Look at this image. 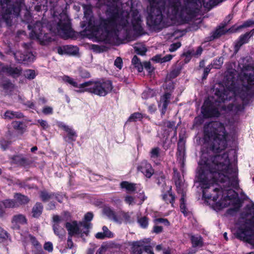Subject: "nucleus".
<instances>
[{
  "label": "nucleus",
  "mask_w": 254,
  "mask_h": 254,
  "mask_svg": "<svg viewBox=\"0 0 254 254\" xmlns=\"http://www.w3.org/2000/svg\"><path fill=\"white\" fill-rule=\"evenodd\" d=\"M7 237V234L0 227V241H2Z\"/></svg>",
  "instance_id": "nucleus-49"
},
{
  "label": "nucleus",
  "mask_w": 254,
  "mask_h": 254,
  "mask_svg": "<svg viewBox=\"0 0 254 254\" xmlns=\"http://www.w3.org/2000/svg\"><path fill=\"white\" fill-rule=\"evenodd\" d=\"M171 188L170 186L167 188V192L162 195L163 199L167 202H170L172 203L173 205L174 201V196L172 194L171 192Z\"/></svg>",
  "instance_id": "nucleus-28"
},
{
  "label": "nucleus",
  "mask_w": 254,
  "mask_h": 254,
  "mask_svg": "<svg viewBox=\"0 0 254 254\" xmlns=\"http://www.w3.org/2000/svg\"><path fill=\"white\" fill-rule=\"evenodd\" d=\"M91 49L93 50V51L96 53H100L103 51L102 48L96 45H92L91 46Z\"/></svg>",
  "instance_id": "nucleus-55"
},
{
  "label": "nucleus",
  "mask_w": 254,
  "mask_h": 254,
  "mask_svg": "<svg viewBox=\"0 0 254 254\" xmlns=\"http://www.w3.org/2000/svg\"><path fill=\"white\" fill-rule=\"evenodd\" d=\"M171 98V94L169 93H165L161 98V100L159 103V107H162V113L164 114L166 110L167 105L169 102V100Z\"/></svg>",
  "instance_id": "nucleus-23"
},
{
  "label": "nucleus",
  "mask_w": 254,
  "mask_h": 254,
  "mask_svg": "<svg viewBox=\"0 0 254 254\" xmlns=\"http://www.w3.org/2000/svg\"><path fill=\"white\" fill-rule=\"evenodd\" d=\"M154 222L155 224L157 223H163L166 226H168L170 224L169 222L166 219L164 218H158L154 220Z\"/></svg>",
  "instance_id": "nucleus-51"
},
{
  "label": "nucleus",
  "mask_w": 254,
  "mask_h": 254,
  "mask_svg": "<svg viewBox=\"0 0 254 254\" xmlns=\"http://www.w3.org/2000/svg\"><path fill=\"white\" fill-rule=\"evenodd\" d=\"M28 28L31 30L30 36L31 39L38 40L41 44L45 45L49 41V37L47 34L42 33L43 25L41 22H37L35 25L32 28L29 25Z\"/></svg>",
  "instance_id": "nucleus-11"
},
{
  "label": "nucleus",
  "mask_w": 254,
  "mask_h": 254,
  "mask_svg": "<svg viewBox=\"0 0 254 254\" xmlns=\"http://www.w3.org/2000/svg\"><path fill=\"white\" fill-rule=\"evenodd\" d=\"M14 198L15 202H16L17 206H18V204L22 205L26 204L29 201V199L26 196L22 195L20 193H16L14 196Z\"/></svg>",
  "instance_id": "nucleus-26"
},
{
  "label": "nucleus",
  "mask_w": 254,
  "mask_h": 254,
  "mask_svg": "<svg viewBox=\"0 0 254 254\" xmlns=\"http://www.w3.org/2000/svg\"><path fill=\"white\" fill-rule=\"evenodd\" d=\"M26 219L24 215L22 214L15 215L12 219V226L15 229H19L21 225L26 224Z\"/></svg>",
  "instance_id": "nucleus-18"
},
{
  "label": "nucleus",
  "mask_w": 254,
  "mask_h": 254,
  "mask_svg": "<svg viewBox=\"0 0 254 254\" xmlns=\"http://www.w3.org/2000/svg\"><path fill=\"white\" fill-rule=\"evenodd\" d=\"M3 71L6 72L13 77H16L20 74L21 69L18 67H6L3 68Z\"/></svg>",
  "instance_id": "nucleus-27"
},
{
  "label": "nucleus",
  "mask_w": 254,
  "mask_h": 254,
  "mask_svg": "<svg viewBox=\"0 0 254 254\" xmlns=\"http://www.w3.org/2000/svg\"><path fill=\"white\" fill-rule=\"evenodd\" d=\"M59 127L65 130L66 132L69 129V128L71 127L68 126H67L64 123H59Z\"/></svg>",
  "instance_id": "nucleus-57"
},
{
  "label": "nucleus",
  "mask_w": 254,
  "mask_h": 254,
  "mask_svg": "<svg viewBox=\"0 0 254 254\" xmlns=\"http://www.w3.org/2000/svg\"><path fill=\"white\" fill-rule=\"evenodd\" d=\"M143 118L142 115L139 113L132 114L129 118L128 120L131 122H136Z\"/></svg>",
  "instance_id": "nucleus-38"
},
{
  "label": "nucleus",
  "mask_w": 254,
  "mask_h": 254,
  "mask_svg": "<svg viewBox=\"0 0 254 254\" xmlns=\"http://www.w3.org/2000/svg\"><path fill=\"white\" fill-rule=\"evenodd\" d=\"M130 214L128 212H120L117 214V217L119 219L121 220L120 222H117L119 223H121L123 221L129 222L130 220Z\"/></svg>",
  "instance_id": "nucleus-31"
},
{
  "label": "nucleus",
  "mask_w": 254,
  "mask_h": 254,
  "mask_svg": "<svg viewBox=\"0 0 254 254\" xmlns=\"http://www.w3.org/2000/svg\"><path fill=\"white\" fill-rule=\"evenodd\" d=\"M44 248L49 252H52L53 250V246L52 243L48 242L45 243Z\"/></svg>",
  "instance_id": "nucleus-47"
},
{
  "label": "nucleus",
  "mask_w": 254,
  "mask_h": 254,
  "mask_svg": "<svg viewBox=\"0 0 254 254\" xmlns=\"http://www.w3.org/2000/svg\"><path fill=\"white\" fill-rule=\"evenodd\" d=\"M164 124H165V126L167 127H169L170 128H173L175 126V123L173 121H172V122L167 121V122H166L164 123Z\"/></svg>",
  "instance_id": "nucleus-60"
},
{
  "label": "nucleus",
  "mask_w": 254,
  "mask_h": 254,
  "mask_svg": "<svg viewBox=\"0 0 254 254\" xmlns=\"http://www.w3.org/2000/svg\"><path fill=\"white\" fill-rule=\"evenodd\" d=\"M254 24V21L253 20H248L245 22L240 27H247L251 26L252 24Z\"/></svg>",
  "instance_id": "nucleus-61"
},
{
  "label": "nucleus",
  "mask_w": 254,
  "mask_h": 254,
  "mask_svg": "<svg viewBox=\"0 0 254 254\" xmlns=\"http://www.w3.org/2000/svg\"><path fill=\"white\" fill-rule=\"evenodd\" d=\"M235 233L238 238L254 246V206L242 214Z\"/></svg>",
  "instance_id": "nucleus-6"
},
{
  "label": "nucleus",
  "mask_w": 254,
  "mask_h": 254,
  "mask_svg": "<svg viewBox=\"0 0 254 254\" xmlns=\"http://www.w3.org/2000/svg\"><path fill=\"white\" fill-rule=\"evenodd\" d=\"M150 241V239H144L139 241L132 242L131 244V254H142L143 250H144L148 254H154L151 247L146 245Z\"/></svg>",
  "instance_id": "nucleus-12"
},
{
  "label": "nucleus",
  "mask_w": 254,
  "mask_h": 254,
  "mask_svg": "<svg viewBox=\"0 0 254 254\" xmlns=\"http://www.w3.org/2000/svg\"><path fill=\"white\" fill-rule=\"evenodd\" d=\"M143 66L149 73L153 71V68L151 67L150 63L145 62L143 63Z\"/></svg>",
  "instance_id": "nucleus-54"
},
{
  "label": "nucleus",
  "mask_w": 254,
  "mask_h": 254,
  "mask_svg": "<svg viewBox=\"0 0 254 254\" xmlns=\"http://www.w3.org/2000/svg\"><path fill=\"white\" fill-rule=\"evenodd\" d=\"M65 227L70 236L80 235L81 237H82L84 235L87 236L90 225L85 222L77 224L76 222L73 221L71 223H66Z\"/></svg>",
  "instance_id": "nucleus-10"
},
{
  "label": "nucleus",
  "mask_w": 254,
  "mask_h": 254,
  "mask_svg": "<svg viewBox=\"0 0 254 254\" xmlns=\"http://www.w3.org/2000/svg\"><path fill=\"white\" fill-rule=\"evenodd\" d=\"M198 165L197 181L202 189L205 200L214 210H220L237 201V194L231 189L215 188L212 193H208L210 187L217 182L225 183L226 186L237 187V169L235 164L230 163L227 153L216 155L209 159H206L203 154Z\"/></svg>",
  "instance_id": "nucleus-2"
},
{
  "label": "nucleus",
  "mask_w": 254,
  "mask_h": 254,
  "mask_svg": "<svg viewBox=\"0 0 254 254\" xmlns=\"http://www.w3.org/2000/svg\"><path fill=\"white\" fill-rule=\"evenodd\" d=\"M114 65L119 69H121L123 66L122 59L120 57L117 58L115 61Z\"/></svg>",
  "instance_id": "nucleus-45"
},
{
  "label": "nucleus",
  "mask_w": 254,
  "mask_h": 254,
  "mask_svg": "<svg viewBox=\"0 0 254 254\" xmlns=\"http://www.w3.org/2000/svg\"><path fill=\"white\" fill-rule=\"evenodd\" d=\"M62 80L64 83L69 84L74 88H78V89L76 90L77 92H78V91L79 89H84L83 87L82 86L83 83L78 84L74 79L67 75L63 76Z\"/></svg>",
  "instance_id": "nucleus-20"
},
{
  "label": "nucleus",
  "mask_w": 254,
  "mask_h": 254,
  "mask_svg": "<svg viewBox=\"0 0 254 254\" xmlns=\"http://www.w3.org/2000/svg\"><path fill=\"white\" fill-rule=\"evenodd\" d=\"M29 239L30 242L31 243V244L33 246H34L35 247H37L39 245V242L37 241V240L35 239V237H34L31 235H29Z\"/></svg>",
  "instance_id": "nucleus-53"
},
{
  "label": "nucleus",
  "mask_w": 254,
  "mask_h": 254,
  "mask_svg": "<svg viewBox=\"0 0 254 254\" xmlns=\"http://www.w3.org/2000/svg\"><path fill=\"white\" fill-rule=\"evenodd\" d=\"M223 64V59L222 58H219L214 62L213 66L215 68H219Z\"/></svg>",
  "instance_id": "nucleus-50"
},
{
  "label": "nucleus",
  "mask_w": 254,
  "mask_h": 254,
  "mask_svg": "<svg viewBox=\"0 0 254 254\" xmlns=\"http://www.w3.org/2000/svg\"><path fill=\"white\" fill-rule=\"evenodd\" d=\"M108 248V247L107 245L103 244L99 248L96 254H104L107 251ZM94 251L93 249H89L87 252V254H93Z\"/></svg>",
  "instance_id": "nucleus-35"
},
{
  "label": "nucleus",
  "mask_w": 254,
  "mask_h": 254,
  "mask_svg": "<svg viewBox=\"0 0 254 254\" xmlns=\"http://www.w3.org/2000/svg\"><path fill=\"white\" fill-rule=\"evenodd\" d=\"M22 117V114L19 112H14L10 111H6L4 115V118L5 119H12L14 118H20Z\"/></svg>",
  "instance_id": "nucleus-32"
},
{
  "label": "nucleus",
  "mask_w": 254,
  "mask_h": 254,
  "mask_svg": "<svg viewBox=\"0 0 254 254\" xmlns=\"http://www.w3.org/2000/svg\"><path fill=\"white\" fill-rule=\"evenodd\" d=\"M181 44L180 42H177L176 43H174L172 44L169 48V51L171 52H173L177 50L180 47Z\"/></svg>",
  "instance_id": "nucleus-48"
},
{
  "label": "nucleus",
  "mask_w": 254,
  "mask_h": 254,
  "mask_svg": "<svg viewBox=\"0 0 254 254\" xmlns=\"http://www.w3.org/2000/svg\"><path fill=\"white\" fill-rule=\"evenodd\" d=\"M147 23L154 30L176 24L191 4H210L213 0H147Z\"/></svg>",
  "instance_id": "nucleus-3"
},
{
  "label": "nucleus",
  "mask_w": 254,
  "mask_h": 254,
  "mask_svg": "<svg viewBox=\"0 0 254 254\" xmlns=\"http://www.w3.org/2000/svg\"><path fill=\"white\" fill-rule=\"evenodd\" d=\"M66 132L67 133L68 137L69 139L72 141L75 140L76 137V134L75 132L71 127H70L69 129L66 131Z\"/></svg>",
  "instance_id": "nucleus-43"
},
{
  "label": "nucleus",
  "mask_w": 254,
  "mask_h": 254,
  "mask_svg": "<svg viewBox=\"0 0 254 254\" xmlns=\"http://www.w3.org/2000/svg\"><path fill=\"white\" fill-rule=\"evenodd\" d=\"M84 89H79V92L88 91L96 95L104 96L110 92L113 88L110 81L101 82L100 81H88L83 83L82 85Z\"/></svg>",
  "instance_id": "nucleus-9"
},
{
  "label": "nucleus",
  "mask_w": 254,
  "mask_h": 254,
  "mask_svg": "<svg viewBox=\"0 0 254 254\" xmlns=\"http://www.w3.org/2000/svg\"><path fill=\"white\" fill-rule=\"evenodd\" d=\"M16 61L19 63L21 62H31L33 61L34 56L32 53H28L27 55H23L20 52H17L14 54Z\"/></svg>",
  "instance_id": "nucleus-17"
},
{
  "label": "nucleus",
  "mask_w": 254,
  "mask_h": 254,
  "mask_svg": "<svg viewBox=\"0 0 254 254\" xmlns=\"http://www.w3.org/2000/svg\"><path fill=\"white\" fill-rule=\"evenodd\" d=\"M103 213L108 216L110 219H113L115 222H120L121 220L117 217V214L116 215L111 208L108 206H105L103 208Z\"/></svg>",
  "instance_id": "nucleus-24"
},
{
  "label": "nucleus",
  "mask_w": 254,
  "mask_h": 254,
  "mask_svg": "<svg viewBox=\"0 0 254 254\" xmlns=\"http://www.w3.org/2000/svg\"><path fill=\"white\" fill-rule=\"evenodd\" d=\"M23 5V0L15 2L11 0H0V20H3L8 23L9 19L18 15Z\"/></svg>",
  "instance_id": "nucleus-8"
},
{
  "label": "nucleus",
  "mask_w": 254,
  "mask_h": 254,
  "mask_svg": "<svg viewBox=\"0 0 254 254\" xmlns=\"http://www.w3.org/2000/svg\"><path fill=\"white\" fill-rule=\"evenodd\" d=\"M150 157L154 163L157 164L159 163V161L161 160L160 149L158 147L152 148L150 151Z\"/></svg>",
  "instance_id": "nucleus-22"
},
{
  "label": "nucleus",
  "mask_w": 254,
  "mask_h": 254,
  "mask_svg": "<svg viewBox=\"0 0 254 254\" xmlns=\"http://www.w3.org/2000/svg\"><path fill=\"white\" fill-rule=\"evenodd\" d=\"M40 196L43 201H48L53 199L55 195L53 193H48L46 191H42Z\"/></svg>",
  "instance_id": "nucleus-36"
},
{
  "label": "nucleus",
  "mask_w": 254,
  "mask_h": 254,
  "mask_svg": "<svg viewBox=\"0 0 254 254\" xmlns=\"http://www.w3.org/2000/svg\"><path fill=\"white\" fill-rule=\"evenodd\" d=\"M65 221V220L62 217L58 215L53 217V227L54 233L61 239H63L65 234V232L63 228Z\"/></svg>",
  "instance_id": "nucleus-13"
},
{
  "label": "nucleus",
  "mask_w": 254,
  "mask_h": 254,
  "mask_svg": "<svg viewBox=\"0 0 254 254\" xmlns=\"http://www.w3.org/2000/svg\"><path fill=\"white\" fill-rule=\"evenodd\" d=\"M208 102L205 101L201 108V113L203 116L205 118L218 117L219 115V108L212 109L208 106Z\"/></svg>",
  "instance_id": "nucleus-15"
},
{
  "label": "nucleus",
  "mask_w": 254,
  "mask_h": 254,
  "mask_svg": "<svg viewBox=\"0 0 254 254\" xmlns=\"http://www.w3.org/2000/svg\"><path fill=\"white\" fill-rule=\"evenodd\" d=\"M57 51L60 55H68L75 56L78 53L79 49L77 46L65 45L59 47Z\"/></svg>",
  "instance_id": "nucleus-14"
},
{
  "label": "nucleus",
  "mask_w": 254,
  "mask_h": 254,
  "mask_svg": "<svg viewBox=\"0 0 254 254\" xmlns=\"http://www.w3.org/2000/svg\"><path fill=\"white\" fill-rule=\"evenodd\" d=\"M175 185L179 193L184 194V190L186 188V185L184 184L183 180L180 178L175 179Z\"/></svg>",
  "instance_id": "nucleus-30"
},
{
  "label": "nucleus",
  "mask_w": 254,
  "mask_h": 254,
  "mask_svg": "<svg viewBox=\"0 0 254 254\" xmlns=\"http://www.w3.org/2000/svg\"><path fill=\"white\" fill-rule=\"evenodd\" d=\"M134 67L137 68L138 72H141L143 70V64L140 62L136 64H135Z\"/></svg>",
  "instance_id": "nucleus-63"
},
{
  "label": "nucleus",
  "mask_w": 254,
  "mask_h": 254,
  "mask_svg": "<svg viewBox=\"0 0 254 254\" xmlns=\"http://www.w3.org/2000/svg\"><path fill=\"white\" fill-rule=\"evenodd\" d=\"M173 58V56L171 55H168L163 58H162L161 63H165L170 61Z\"/></svg>",
  "instance_id": "nucleus-62"
},
{
  "label": "nucleus",
  "mask_w": 254,
  "mask_h": 254,
  "mask_svg": "<svg viewBox=\"0 0 254 254\" xmlns=\"http://www.w3.org/2000/svg\"><path fill=\"white\" fill-rule=\"evenodd\" d=\"M62 3L63 1H59L53 8L54 22L51 30L61 37L67 38L70 33V24L68 16L64 10L65 7L62 6Z\"/></svg>",
  "instance_id": "nucleus-7"
},
{
  "label": "nucleus",
  "mask_w": 254,
  "mask_h": 254,
  "mask_svg": "<svg viewBox=\"0 0 254 254\" xmlns=\"http://www.w3.org/2000/svg\"><path fill=\"white\" fill-rule=\"evenodd\" d=\"M98 6L105 10L106 18L93 16L91 5H83L84 20L82 26L85 27L88 38L93 41H104L118 45L121 37L133 29L140 31L142 21L137 9L132 0H98Z\"/></svg>",
  "instance_id": "nucleus-1"
},
{
  "label": "nucleus",
  "mask_w": 254,
  "mask_h": 254,
  "mask_svg": "<svg viewBox=\"0 0 254 254\" xmlns=\"http://www.w3.org/2000/svg\"><path fill=\"white\" fill-rule=\"evenodd\" d=\"M242 90L227 88L223 91L218 89L216 91L215 95L217 96L216 101L220 103L226 100L230 99L233 96H240L244 98L249 94V90L254 85V67L248 66L243 70Z\"/></svg>",
  "instance_id": "nucleus-4"
},
{
  "label": "nucleus",
  "mask_w": 254,
  "mask_h": 254,
  "mask_svg": "<svg viewBox=\"0 0 254 254\" xmlns=\"http://www.w3.org/2000/svg\"><path fill=\"white\" fill-rule=\"evenodd\" d=\"M24 76L28 79H33L35 76V71L33 70H27L24 72Z\"/></svg>",
  "instance_id": "nucleus-44"
},
{
  "label": "nucleus",
  "mask_w": 254,
  "mask_h": 254,
  "mask_svg": "<svg viewBox=\"0 0 254 254\" xmlns=\"http://www.w3.org/2000/svg\"><path fill=\"white\" fill-rule=\"evenodd\" d=\"M43 206L40 203H37L32 209V215L34 217H39L42 213Z\"/></svg>",
  "instance_id": "nucleus-33"
},
{
  "label": "nucleus",
  "mask_w": 254,
  "mask_h": 254,
  "mask_svg": "<svg viewBox=\"0 0 254 254\" xmlns=\"http://www.w3.org/2000/svg\"><path fill=\"white\" fill-rule=\"evenodd\" d=\"M162 231V227L161 226L155 225L153 228V232L155 233H161Z\"/></svg>",
  "instance_id": "nucleus-64"
},
{
  "label": "nucleus",
  "mask_w": 254,
  "mask_h": 254,
  "mask_svg": "<svg viewBox=\"0 0 254 254\" xmlns=\"http://www.w3.org/2000/svg\"><path fill=\"white\" fill-rule=\"evenodd\" d=\"M17 206L16 202L12 199H6L0 201V216H2L4 213L5 208H11Z\"/></svg>",
  "instance_id": "nucleus-19"
},
{
  "label": "nucleus",
  "mask_w": 254,
  "mask_h": 254,
  "mask_svg": "<svg viewBox=\"0 0 254 254\" xmlns=\"http://www.w3.org/2000/svg\"><path fill=\"white\" fill-rule=\"evenodd\" d=\"M138 222L140 226L143 228H146L148 224V220L145 217H143L139 219L138 220Z\"/></svg>",
  "instance_id": "nucleus-42"
},
{
  "label": "nucleus",
  "mask_w": 254,
  "mask_h": 254,
  "mask_svg": "<svg viewBox=\"0 0 254 254\" xmlns=\"http://www.w3.org/2000/svg\"><path fill=\"white\" fill-rule=\"evenodd\" d=\"M134 49L137 54L143 55L146 52V49L144 45L137 44L134 47Z\"/></svg>",
  "instance_id": "nucleus-37"
},
{
  "label": "nucleus",
  "mask_w": 254,
  "mask_h": 254,
  "mask_svg": "<svg viewBox=\"0 0 254 254\" xmlns=\"http://www.w3.org/2000/svg\"><path fill=\"white\" fill-rule=\"evenodd\" d=\"M102 230L104 233V236L106 238H111L114 237V234L110 231L106 226H103Z\"/></svg>",
  "instance_id": "nucleus-39"
},
{
  "label": "nucleus",
  "mask_w": 254,
  "mask_h": 254,
  "mask_svg": "<svg viewBox=\"0 0 254 254\" xmlns=\"http://www.w3.org/2000/svg\"><path fill=\"white\" fill-rule=\"evenodd\" d=\"M125 202L129 205H132L135 203L134 198L130 195H127L125 198Z\"/></svg>",
  "instance_id": "nucleus-46"
},
{
  "label": "nucleus",
  "mask_w": 254,
  "mask_h": 254,
  "mask_svg": "<svg viewBox=\"0 0 254 254\" xmlns=\"http://www.w3.org/2000/svg\"><path fill=\"white\" fill-rule=\"evenodd\" d=\"M0 85L3 87L4 89L9 90L13 88V84L8 81H2L0 82Z\"/></svg>",
  "instance_id": "nucleus-40"
},
{
  "label": "nucleus",
  "mask_w": 254,
  "mask_h": 254,
  "mask_svg": "<svg viewBox=\"0 0 254 254\" xmlns=\"http://www.w3.org/2000/svg\"><path fill=\"white\" fill-rule=\"evenodd\" d=\"M43 112L45 114H51L53 112V109L50 107H45L43 109Z\"/></svg>",
  "instance_id": "nucleus-56"
},
{
  "label": "nucleus",
  "mask_w": 254,
  "mask_h": 254,
  "mask_svg": "<svg viewBox=\"0 0 254 254\" xmlns=\"http://www.w3.org/2000/svg\"><path fill=\"white\" fill-rule=\"evenodd\" d=\"M93 217V214L92 213L88 212L85 215L84 219L86 222L90 221L92 219Z\"/></svg>",
  "instance_id": "nucleus-59"
},
{
  "label": "nucleus",
  "mask_w": 254,
  "mask_h": 254,
  "mask_svg": "<svg viewBox=\"0 0 254 254\" xmlns=\"http://www.w3.org/2000/svg\"><path fill=\"white\" fill-rule=\"evenodd\" d=\"M48 6V1L47 0L46 1V2H45V4H40V5H37L35 6V9L37 11H39L40 10H41V9H44V10H46L47 9V8H45V7H47Z\"/></svg>",
  "instance_id": "nucleus-52"
},
{
  "label": "nucleus",
  "mask_w": 254,
  "mask_h": 254,
  "mask_svg": "<svg viewBox=\"0 0 254 254\" xmlns=\"http://www.w3.org/2000/svg\"><path fill=\"white\" fill-rule=\"evenodd\" d=\"M191 242L194 249L196 247H201L202 246V241L200 236H192Z\"/></svg>",
  "instance_id": "nucleus-34"
},
{
  "label": "nucleus",
  "mask_w": 254,
  "mask_h": 254,
  "mask_svg": "<svg viewBox=\"0 0 254 254\" xmlns=\"http://www.w3.org/2000/svg\"><path fill=\"white\" fill-rule=\"evenodd\" d=\"M12 127L20 133H23L26 130V126L23 122L14 121L11 123Z\"/></svg>",
  "instance_id": "nucleus-25"
},
{
  "label": "nucleus",
  "mask_w": 254,
  "mask_h": 254,
  "mask_svg": "<svg viewBox=\"0 0 254 254\" xmlns=\"http://www.w3.org/2000/svg\"><path fill=\"white\" fill-rule=\"evenodd\" d=\"M181 203H180V209L181 210V212L184 213V214L186 216L187 215V211H186V205L185 203V198H184V194L182 195V197L180 200Z\"/></svg>",
  "instance_id": "nucleus-41"
},
{
  "label": "nucleus",
  "mask_w": 254,
  "mask_h": 254,
  "mask_svg": "<svg viewBox=\"0 0 254 254\" xmlns=\"http://www.w3.org/2000/svg\"><path fill=\"white\" fill-rule=\"evenodd\" d=\"M138 170L140 171L146 177L150 178L154 171L151 165L146 161H142L138 167Z\"/></svg>",
  "instance_id": "nucleus-16"
},
{
  "label": "nucleus",
  "mask_w": 254,
  "mask_h": 254,
  "mask_svg": "<svg viewBox=\"0 0 254 254\" xmlns=\"http://www.w3.org/2000/svg\"><path fill=\"white\" fill-rule=\"evenodd\" d=\"M204 139L211 146L214 151L224 150L227 146L228 134L224 126L219 122H212L204 127Z\"/></svg>",
  "instance_id": "nucleus-5"
},
{
  "label": "nucleus",
  "mask_w": 254,
  "mask_h": 254,
  "mask_svg": "<svg viewBox=\"0 0 254 254\" xmlns=\"http://www.w3.org/2000/svg\"><path fill=\"white\" fill-rule=\"evenodd\" d=\"M254 34V29H253L250 33H247L243 36H241L239 40L236 43L235 49L237 51L239 48L244 44L248 42L249 38L251 36Z\"/></svg>",
  "instance_id": "nucleus-21"
},
{
  "label": "nucleus",
  "mask_w": 254,
  "mask_h": 254,
  "mask_svg": "<svg viewBox=\"0 0 254 254\" xmlns=\"http://www.w3.org/2000/svg\"><path fill=\"white\" fill-rule=\"evenodd\" d=\"M59 127L65 130L66 132L69 129V128L71 127L68 126H67L64 123H59Z\"/></svg>",
  "instance_id": "nucleus-58"
},
{
  "label": "nucleus",
  "mask_w": 254,
  "mask_h": 254,
  "mask_svg": "<svg viewBox=\"0 0 254 254\" xmlns=\"http://www.w3.org/2000/svg\"><path fill=\"white\" fill-rule=\"evenodd\" d=\"M121 187L125 189L128 192H132L136 189V185L129 183L128 182L124 181L121 183Z\"/></svg>",
  "instance_id": "nucleus-29"
}]
</instances>
